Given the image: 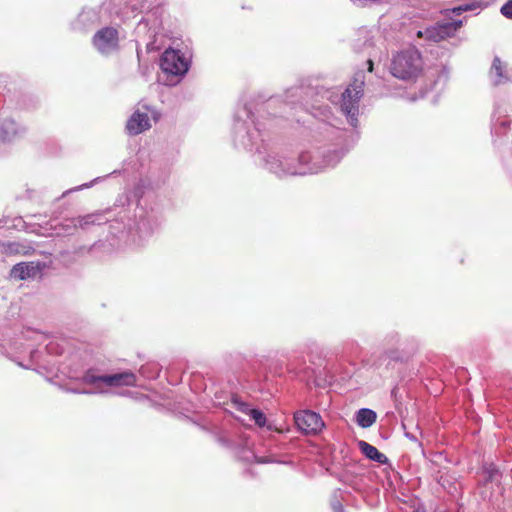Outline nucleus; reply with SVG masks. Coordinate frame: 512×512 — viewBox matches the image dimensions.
Listing matches in <instances>:
<instances>
[{
  "label": "nucleus",
  "instance_id": "14",
  "mask_svg": "<svg viewBox=\"0 0 512 512\" xmlns=\"http://www.w3.org/2000/svg\"><path fill=\"white\" fill-rule=\"evenodd\" d=\"M493 131L497 135L504 134L509 128L511 121L508 119L507 109L502 106H497L492 115Z\"/></svg>",
  "mask_w": 512,
  "mask_h": 512
},
{
  "label": "nucleus",
  "instance_id": "19",
  "mask_svg": "<svg viewBox=\"0 0 512 512\" xmlns=\"http://www.w3.org/2000/svg\"><path fill=\"white\" fill-rule=\"evenodd\" d=\"M376 419V412L369 408H361L355 414L356 423L361 428L371 427L376 422Z\"/></svg>",
  "mask_w": 512,
  "mask_h": 512
},
{
  "label": "nucleus",
  "instance_id": "6",
  "mask_svg": "<svg viewBox=\"0 0 512 512\" xmlns=\"http://www.w3.org/2000/svg\"><path fill=\"white\" fill-rule=\"evenodd\" d=\"M190 66L189 58L180 50L168 48L160 58V67L167 79L165 85L173 86L188 72Z\"/></svg>",
  "mask_w": 512,
  "mask_h": 512
},
{
  "label": "nucleus",
  "instance_id": "33",
  "mask_svg": "<svg viewBox=\"0 0 512 512\" xmlns=\"http://www.w3.org/2000/svg\"><path fill=\"white\" fill-rule=\"evenodd\" d=\"M413 512H425V511L420 510V509H416V510H414Z\"/></svg>",
  "mask_w": 512,
  "mask_h": 512
},
{
  "label": "nucleus",
  "instance_id": "7",
  "mask_svg": "<svg viewBox=\"0 0 512 512\" xmlns=\"http://www.w3.org/2000/svg\"><path fill=\"white\" fill-rule=\"evenodd\" d=\"M151 117L158 119L157 111L149 105L139 104L126 123V131L129 135H139L151 128Z\"/></svg>",
  "mask_w": 512,
  "mask_h": 512
},
{
  "label": "nucleus",
  "instance_id": "27",
  "mask_svg": "<svg viewBox=\"0 0 512 512\" xmlns=\"http://www.w3.org/2000/svg\"><path fill=\"white\" fill-rule=\"evenodd\" d=\"M500 12L505 18L512 19V0H508L505 4H503Z\"/></svg>",
  "mask_w": 512,
  "mask_h": 512
},
{
  "label": "nucleus",
  "instance_id": "22",
  "mask_svg": "<svg viewBox=\"0 0 512 512\" xmlns=\"http://www.w3.org/2000/svg\"><path fill=\"white\" fill-rule=\"evenodd\" d=\"M4 227L8 229L13 228L17 230L33 231L21 217L0 220V229Z\"/></svg>",
  "mask_w": 512,
  "mask_h": 512
},
{
  "label": "nucleus",
  "instance_id": "13",
  "mask_svg": "<svg viewBox=\"0 0 512 512\" xmlns=\"http://www.w3.org/2000/svg\"><path fill=\"white\" fill-rule=\"evenodd\" d=\"M25 132L24 127L13 119H5L0 125V141L11 142Z\"/></svg>",
  "mask_w": 512,
  "mask_h": 512
},
{
  "label": "nucleus",
  "instance_id": "1",
  "mask_svg": "<svg viewBox=\"0 0 512 512\" xmlns=\"http://www.w3.org/2000/svg\"><path fill=\"white\" fill-rule=\"evenodd\" d=\"M276 102L277 99L271 98L262 104L251 102L237 107L233 124V143L237 149L254 151L261 166L278 178L316 174L341 161L348 149L344 133L337 128V119L327 105L305 106V110L317 120L312 129V149L304 150L295 157L287 150L270 146L255 112L266 111Z\"/></svg>",
  "mask_w": 512,
  "mask_h": 512
},
{
  "label": "nucleus",
  "instance_id": "20",
  "mask_svg": "<svg viewBox=\"0 0 512 512\" xmlns=\"http://www.w3.org/2000/svg\"><path fill=\"white\" fill-rule=\"evenodd\" d=\"M413 423H409L406 421H402V428L404 430V435L407 439L410 441L416 443L418 447L422 448V443L419 441V436H422V431L419 427V424L416 423L412 425Z\"/></svg>",
  "mask_w": 512,
  "mask_h": 512
},
{
  "label": "nucleus",
  "instance_id": "26",
  "mask_svg": "<svg viewBox=\"0 0 512 512\" xmlns=\"http://www.w3.org/2000/svg\"><path fill=\"white\" fill-rule=\"evenodd\" d=\"M0 251L5 254H14L18 252V245L16 243L8 242L0 244Z\"/></svg>",
  "mask_w": 512,
  "mask_h": 512
},
{
  "label": "nucleus",
  "instance_id": "5",
  "mask_svg": "<svg viewBox=\"0 0 512 512\" xmlns=\"http://www.w3.org/2000/svg\"><path fill=\"white\" fill-rule=\"evenodd\" d=\"M364 84V72H357L354 75L353 82L341 94V111L346 116L348 123L354 128H356L359 123V102L363 96Z\"/></svg>",
  "mask_w": 512,
  "mask_h": 512
},
{
  "label": "nucleus",
  "instance_id": "32",
  "mask_svg": "<svg viewBox=\"0 0 512 512\" xmlns=\"http://www.w3.org/2000/svg\"><path fill=\"white\" fill-rule=\"evenodd\" d=\"M30 353H31V357H34V354L36 353V351L35 350H31Z\"/></svg>",
  "mask_w": 512,
  "mask_h": 512
},
{
  "label": "nucleus",
  "instance_id": "17",
  "mask_svg": "<svg viewBox=\"0 0 512 512\" xmlns=\"http://www.w3.org/2000/svg\"><path fill=\"white\" fill-rule=\"evenodd\" d=\"M358 447L363 455L368 459L375 461L380 464L388 463V458L385 454L379 452V450L368 442L361 440L358 442Z\"/></svg>",
  "mask_w": 512,
  "mask_h": 512
},
{
  "label": "nucleus",
  "instance_id": "10",
  "mask_svg": "<svg viewBox=\"0 0 512 512\" xmlns=\"http://www.w3.org/2000/svg\"><path fill=\"white\" fill-rule=\"evenodd\" d=\"M118 31L113 27L100 29L93 37V45L102 55H109L118 49Z\"/></svg>",
  "mask_w": 512,
  "mask_h": 512
},
{
  "label": "nucleus",
  "instance_id": "11",
  "mask_svg": "<svg viewBox=\"0 0 512 512\" xmlns=\"http://www.w3.org/2000/svg\"><path fill=\"white\" fill-rule=\"evenodd\" d=\"M489 78L493 85H505L512 81V72L508 64L503 62L499 57H494L490 71Z\"/></svg>",
  "mask_w": 512,
  "mask_h": 512
},
{
  "label": "nucleus",
  "instance_id": "8",
  "mask_svg": "<svg viewBox=\"0 0 512 512\" xmlns=\"http://www.w3.org/2000/svg\"><path fill=\"white\" fill-rule=\"evenodd\" d=\"M462 26V20L439 21L435 25L419 30L417 36L429 41L439 42L453 36Z\"/></svg>",
  "mask_w": 512,
  "mask_h": 512
},
{
  "label": "nucleus",
  "instance_id": "28",
  "mask_svg": "<svg viewBox=\"0 0 512 512\" xmlns=\"http://www.w3.org/2000/svg\"><path fill=\"white\" fill-rule=\"evenodd\" d=\"M71 218L66 219L62 224V230L65 234H73L79 227H73V224L70 222Z\"/></svg>",
  "mask_w": 512,
  "mask_h": 512
},
{
  "label": "nucleus",
  "instance_id": "18",
  "mask_svg": "<svg viewBox=\"0 0 512 512\" xmlns=\"http://www.w3.org/2000/svg\"><path fill=\"white\" fill-rule=\"evenodd\" d=\"M20 338H14L11 336L10 330L7 331L3 339H0L1 352L9 354L10 352H22V343L19 342Z\"/></svg>",
  "mask_w": 512,
  "mask_h": 512
},
{
  "label": "nucleus",
  "instance_id": "15",
  "mask_svg": "<svg viewBox=\"0 0 512 512\" xmlns=\"http://www.w3.org/2000/svg\"><path fill=\"white\" fill-rule=\"evenodd\" d=\"M39 270L34 263H18L13 266L10 272V276L14 279L25 280L28 278L35 277Z\"/></svg>",
  "mask_w": 512,
  "mask_h": 512
},
{
  "label": "nucleus",
  "instance_id": "2",
  "mask_svg": "<svg viewBox=\"0 0 512 512\" xmlns=\"http://www.w3.org/2000/svg\"><path fill=\"white\" fill-rule=\"evenodd\" d=\"M112 215L115 217L113 221L121 222L123 227L129 231L135 228L142 234H151L160 225V216L157 211L153 208L147 210L144 206L138 205L134 219L129 217V210L121 209L117 213L115 209L109 208L105 210H99L84 216L71 218L73 227H79L83 230L89 229L93 225H102L111 221Z\"/></svg>",
  "mask_w": 512,
  "mask_h": 512
},
{
  "label": "nucleus",
  "instance_id": "23",
  "mask_svg": "<svg viewBox=\"0 0 512 512\" xmlns=\"http://www.w3.org/2000/svg\"><path fill=\"white\" fill-rule=\"evenodd\" d=\"M483 476L485 483H499L501 478V473L498 468L493 464H487L483 468Z\"/></svg>",
  "mask_w": 512,
  "mask_h": 512
},
{
  "label": "nucleus",
  "instance_id": "31",
  "mask_svg": "<svg viewBox=\"0 0 512 512\" xmlns=\"http://www.w3.org/2000/svg\"><path fill=\"white\" fill-rule=\"evenodd\" d=\"M367 63H368V70L370 72H372V70H373V62L371 60H368Z\"/></svg>",
  "mask_w": 512,
  "mask_h": 512
},
{
  "label": "nucleus",
  "instance_id": "21",
  "mask_svg": "<svg viewBox=\"0 0 512 512\" xmlns=\"http://www.w3.org/2000/svg\"><path fill=\"white\" fill-rule=\"evenodd\" d=\"M304 93V90L302 87H292L288 89L285 92V98L284 102L285 105L294 107L298 102H300V99L302 98V95Z\"/></svg>",
  "mask_w": 512,
  "mask_h": 512
},
{
  "label": "nucleus",
  "instance_id": "30",
  "mask_svg": "<svg viewBox=\"0 0 512 512\" xmlns=\"http://www.w3.org/2000/svg\"><path fill=\"white\" fill-rule=\"evenodd\" d=\"M332 508L334 512H344L342 504L338 501L332 504Z\"/></svg>",
  "mask_w": 512,
  "mask_h": 512
},
{
  "label": "nucleus",
  "instance_id": "3",
  "mask_svg": "<svg viewBox=\"0 0 512 512\" xmlns=\"http://www.w3.org/2000/svg\"><path fill=\"white\" fill-rule=\"evenodd\" d=\"M80 382L89 386V390L77 391L81 394H106L111 388L123 386H135L137 382L136 375L131 371H122L119 373L105 374L100 368L92 367L84 371L80 377Z\"/></svg>",
  "mask_w": 512,
  "mask_h": 512
},
{
  "label": "nucleus",
  "instance_id": "9",
  "mask_svg": "<svg viewBox=\"0 0 512 512\" xmlns=\"http://www.w3.org/2000/svg\"><path fill=\"white\" fill-rule=\"evenodd\" d=\"M295 424L306 435H316L324 428L320 414L311 410H302L294 414Z\"/></svg>",
  "mask_w": 512,
  "mask_h": 512
},
{
  "label": "nucleus",
  "instance_id": "25",
  "mask_svg": "<svg viewBox=\"0 0 512 512\" xmlns=\"http://www.w3.org/2000/svg\"><path fill=\"white\" fill-rule=\"evenodd\" d=\"M102 180L101 177H97L95 179H93L92 181L88 182V183H84L82 185H79V186H76L74 188H71V189H68L66 190L65 192H63L62 194V197H65L66 195L72 193V192H75V191H80V190H83V189H87V188H90L92 187L94 184L100 182Z\"/></svg>",
  "mask_w": 512,
  "mask_h": 512
},
{
  "label": "nucleus",
  "instance_id": "12",
  "mask_svg": "<svg viewBox=\"0 0 512 512\" xmlns=\"http://www.w3.org/2000/svg\"><path fill=\"white\" fill-rule=\"evenodd\" d=\"M232 405L236 410L248 415L259 427L266 425L267 419L265 414L258 409L250 408L249 405L241 401L237 396L232 397Z\"/></svg>",
  "mask_w": 512,
  "mask_h": 512
},
{
  "label": "nucleus",
  "instance_id": "24",
  "mask_svg": "<svg viewBox=\"0 0 512 512\" xmlns=\"http://www.w3.org/2000/svg\"><path fill=\"white\" fill-rule=\"evenodd\" d=\"M245 461H255L259 464L275 463L277 462L270 456H257L253 451H243L240 456Z\"/></svg>",
  "mask_w": 512,
  "mask_h": 512
},
{
  "label": "nucleus",
  "instance_id": "29",
  "mask_svg": "<svg viewBox=\"0 0 512 512\" xmlns=\"http://www.w3.org/2000/svg\"><path fill=\"white\" fill-rule=\"evenodd\" d=\"M35 334V331L31 329H27L26 331L21 332V338L25 340H29L32 338V336Z\"/></svg>",
  "mask_w": 512,
  "mask_h": 512
},
{
  "label": "nucleus",
  "instance_id": "16",
  "mask_svg": "<svg viewBox=\"0 0 512 512\" xmlns=\"http://www.w3.org/2000/svg\"><path fill=\"white\" fill-rule=\"evenodd\" d=\"M496 0H468L464 2L463 4L454 7L451 10H447V12L454 13L456 15H460L462 12L467 11H481L488 6L492 5Z\"/></svg>",
  "mask_w": 512,
  "mask_h": 512
},
{
  "label": "nucleus",
  "instance_id": "4",
  "mask_svg": "<svg viewBox=\"0 0 512 512\" xmlns=\"http://www.w3.org/2000/svg\"><path fill=\"white\" fill-rule=\"evenodd\" d=\"M424 61L421 52L413 46L393 54L389 71L399 80L415 82L423 73Z\"/></svg>",
  "mask_w": 512,
  "mask_h": 512
}]
</instances>
